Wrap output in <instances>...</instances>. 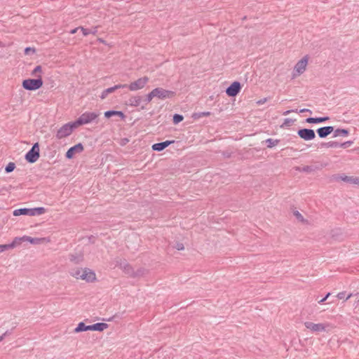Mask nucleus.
I'll return each instance as SVG.
<instances>
[{
    "instance_id": "obj_1",
    "label": "nucleus",
    "mask_w": 359,
    "mask_h": 359,
    "mask_svg": "<svg viewBox=\"0 0 359 359\" xmlns=\"http://www.w3.org/2000/svg\"><path fill=\"white\" fill-rule=\"evenodd\" d=\"M46 212V209L43 207H38L34 208H19L16 209L13 211V214L14 216H20V215H29V216H35V215H41Z\"/></svg>"
},
{
    "instance_id": "obj_2",
    "label": "nucleus",
    "mask_w": 359,
    "mask_h": 359,
    "mask_svg": "<svg viewBox=\"0 0 359 359\" xmlns=\"http://www.w3.org/2000/svg\"><path fill=\"white\" fill-rule=\"evenodd\" d=\"M99 116L97 112L86 111L82 114L75 121L74 124L79 126L85 124L90 123L94 121Z\"/></svg>"
},
{
    "instance_id": "obj_3",
    "label": "nucleus",
    "mask_w": 359,
    "mask_h": 359,
    "mask_svg": "<svg viewBox=\"0 0 359 359\" xmlns=\"http://www.w3.org/2000/svg\"><path fill=\"white\" fill-rule=\"evenodd\" d=\"M43 80L41 76L37 79H28L22 81V87L27 90H36L43 86Z\"/></svg>"
},
{
    "instance_id": "obj_4",
    "label": "nucleus",
    "mask_w": 359,
    "mask_h": 359,
    "mask_svg": "<svg viewBox=\"0 0 359 359\" xmlns=\"http://www.w3.org/2000/svg\"><path fill=\"white\" fill-rule=\"evenodd\" d=\"M39 151V144L38 142H36L33 144L32 147L25 154V160L30 163H35L40 156Z\"/></svg>"
},
{
    "instance_id": "obj_5",
    "label": "nucleus",
    "mask_w": 359,
    "mask_h": 359,
    "mask_svg": "<svg viewBox=\"0 0 359 359\" xmlns=\"http://www.w3.org/2000/svg\"><path fill=\"white\" fill-rule=\"evenodd\" d=\"M77 128V126L74 124V121L69 123H66L62 126L57 132L56 137L57 139H62L71 135L73 130Z\"/></svg>"
},
{
    "instance_id": "obj_6",
    "label": "nucleus",
    "mask_w": 359,
    "mask_h": 359,
    "mask_svg": "<svg viewBox=\"0 0 359 359\" xmlns=\"http://www.w3.org/2000/svg\"><path fill=\"white\" fill-rule=\"evenodd\" d=\"M154 97L160 100H165L168 98H172L175 95V92L172 90H165L163 88H156L152 90Z\"/></svg>"
},
{
    "instance_id": "obj_7",
    "label": "nucleus",
    "mask_w": 359,
    "mask_h": 359,
    "mask_svg": "<svg viewBox=\"0 0 359 359\" xmlns=\"http://www.w3.org/2000/svg\"><path fill=\"white\" fill-rule=\"evenodd\" d=\"M308 64V56L306 55L303 58H302L295 65L294 68V74L293 77H295L297 75H300L303 74Z\"/></svg>"
},
{
    "instance_id": "obj_8",
    "label": "nucleus",
    "mask_w": 359,
    "mask_h": 359,
    "mask_svg": "<svg viewBox=\"0 0 359 359\" xmlns=\"http://www.w3.org/2000/svg\"><path fill=\"white\" fill-rule=\"evenodd\" d=\"M148 81L149 78L147 76H143L135 81L134 82L130 83V85H128L127 88H128L131 91L140 90L145 86Z\"/></svg>"
},
{
    "instance_id": "obj_9",
    "label": "nucleus",
    "mask_w": 359,
    "mask_h": 359,
    "mask_svg": "<svg viewBox=\"0 0 359 359\" xmlns=\"http://www.w3.org/2000/svg\"><path fill=\"white\" fill-rule=\"evenodd\" d=\"M305 327L310 330L311 332L315 333H319L322 332L326 331V327L329 326L328 324H323V323H313L311 322H305L304 323Z\"/></svg>"
},
{
    "instance_id": "obj_10",
    "label": "nucleus",
    "mask_w": 359,
    "mask_h": 359,
    "mask_svg": "<svg viewBox=\"0 0 359 359\" xmlns=\"http://www.w3.org/2000/svg\"><path fill=\"white\" fill-rule=\"evenodd\" d=\"M297 135L299 137L306 141L315 139L316 133L313 130L309 128H302L297 130Z\"/></svg>"
},
{
    "instance_id": "obj_11",
    "label": "nucleus",
    "mask_w": 359,
    "mask_h": 359,
    "mask_svg": "<svg viewBox=\"0 0 359 359\" xmlns=\"http://www.w3.org/2000/svg\"><path fill=\"white\" fill-rule=\"evenodd\" d=\"M241 90V84L238 81H233L226 89V93L229 97L236 96Z\"/></svg>"
},
{
    "instance_id": "obj_12",
    "label": "nucleus",
    "mask_w": 359,
    "mask_h": 359,
    "mask_svg": "<svg viewBox=\"0 0 359 359\" xmlns=\"http://www.w3.org/2000/svg\"><path fill=\"white\" fill-rule=\"evenodd\" d=\"M83 151V146L81 143H78L76 145L70 147L66 152L65 157L71 159L74 157L75 154L81 153Z\"/></svg>"
},
{
    "instance_id": "obj_13",
    "label": "nucleus",
    "mask_w": 359,
    "mask_h": 359,
    "mask_svg": "<svg viewBox=\"0 0 359 359\" xmlns=\"http://www.w3.org/2000/svg\"><path fill=\"white\" fill-rule=\"evenodd\" d=\"M117 265L120 266L126 274L128 275L130 277H133L134 269L126 260H120V262Z\"/></svg>"
},
{
    "instance_id": "obj_14",
    "label": "nucleus",
    "mask_w": 359,
    "mask_h": 359,
    "mask_svg": "<svg viewBox=\"0 0 359 359\" xmlns=\"http://www.w3.org/2000/svg\"><path fill=\"white\" fill-rule=\"evenodd\" d=\"M334 131L333 126H324L316 130L318 135L320 138H325Z\"/></svg>"
},
{
    "instance_id": "obj_15",
    "label": "nucleus",
    "mask_w": 359,
    "mask_h": 359,
    "mask_svg": "<svg viewBox=\"0 0 359 359\" xmlns=\"http://www.w3.org/2000/svg\"><path fill=\"white\" fill-rule=\"evenodd\" d=\"M174 140H166L164 142L155 143L151 146L152 150L156 151H161L165 149L167 147L174 143Z\"/></svg>"
},
{
    "instance_id": "obj_16",
    "label": "nucleus",
    "mask_w": 359,
    "mask_h": 359,
    "mask_svg": "<svg viewBox=\"0 0 359 359\" xmlns=\"http://www.w3.org/2000/svg\"><path fill=\"white\" fill-rule=\"evenodd\" d=\"M95 279V273L89 269H84L82 273V280L87 282H93Z\"/></svg>"
},
{
    "instance_id": "obj_17",
    "label": "nucleus",
    "mask_w": 359,
    "mask_h": 359,
    "mask_svg": "<svg viewBox=\"0 0 359 359\" xmlns=\"http://www.w3.org/2000/svg\"><path fill=\"white\" fill-rule=\"evenodd\" d=\"M337 179H340L341 180L359 186V177H353V176H346V175H340L337 177Z\"/></svg>"
},
{
    "instance_id": "obj_18",
    "label": "nucleus",
    "mask_w": 359,
    "mask_h": 359,
    "mask_svg": "<svg viewBox=\"0 0 359 359\" xmlns=\"http://www.w3.org/2000/svg\"><path fill=\"white\" fill-rule=\"evenodd\" d=\"M330 118L328 116L324 117H309L306 119V122L308 123H320L328 121Z\"/></svg>"
},
{
    "instance_id": "obj_19",
    "label": "nucleus",
    "mask_w": 359,
    "mask_h": 359,
    "mask_svg": "<svg viewBox=\"0 0 359 359\" xmlns=\"http://www.w3.org/2000/svg\"><path fill=\"white\" fill-rule=\"evenodd\" d=\"M108 324L104 323H97L90 325V330L102 332L108 327Z\"/></svg>"
},
{
    "instance_id": "obj_20",
    "label": "nucleus",
    "mask_w": 359,
    "mask_h": 359,
    "mask_svg": "<svg viewBox=\"0 0 359 359\" xmlns=\"http://www.w3.org/2000/svg\"><path fill=\"white\" fill-rule=\"evenodd\" d=\"M113 116H118L122 119L126 117L125 114L121 111L109 110L104 112V116L107 118H111Z\"/></svg>"
},
{
    "instance_id": "obj_21",
    "label": "nucleus",
    "mask_w": 359,
    "mask_h": 359,
    "mask_svg": "<svg viewBox=\"0 0 359 359\" xmlns=\"http://www.w3.org/2000/svg\"><path fill=\"white\" fill-rule=\"evenodd\" d=\"M142 102V97L138 95L131 97L128 100L129 105L132 107H139L140 106Z\"/></svg>"
},
{
    "instance_id": "obj_22",
    "label": "nucleus",
    "mask_w": 359,
    "mask_h": 359,
    "mask_svg": "<svg viewBox=\"0 0 359 359\" xmlns=\"http://www.w3.org/2000/svg\"><path fill=\"white\" fill-rule=\"evenodd\" d=\"M348 135H349V130L348 129L337 128L335 130H334L333 137H338V136L346 137Z\"/></svg>"
},
{
    "instance_id": "obj_23",
    "label": "nucleus",
    "mask_w": 359,
    "mask_h": 359,
    "mask_svg": "<svg viewBox=\"0 0 359 359\" xmlns=\"http://www.w3.org/2000/svg\"><path fill=\"white\" fill-rule=\"evenodd\" d=\"M320 147L327 148H338L340 147V143L335 141H330L328 142H322L320 144Z\"/></svg>"
},
{
    "instance_id": "obj_24",
    "label": "nucleus",
    "mask_w": 359,
    "mask_h": 359,
    "mask_svg": "<svg viewBox=\"0 0 359 359\" xmlns=\"http://www.w3.org/2000/svg\"><path fill=\"white\" fill-rule=\"evenodd\" d=\"M90 330V325H86L83 322L78 324L77 327L74 329V332L78 333L81 332Z\"/></svg>"
},
{
    "instance_id": "obj_25",
    "label": "nucleus",
    "mask_w": 359,
    "mask_h": 359,
    "mask_svg": "<svg viewBox=\"0 0 359 359\" xmlns=\"http://www.w3.org/2000/svg\"><path fill=\"white\" fill-rule=\"evenodd\" d=\"M22 241H24V236L22 237H15L14 240L12 241V243H9V248L10 249L15 248L18 245H20Z\"/></svg>"
},
{
    "instance_id": "obj_26",
    "label": "nucleus",
    "mask_w": 359,
    "mask_h": 359,
    "mask_svg": "<svg viewBox=\"0 0 359 359\" xmlns=\"http://www.w3.org/2000/svg\"><path fill=\"white\" fill-rule=\"evenodd\" d=\"M127 86H128L127 84H118L113 87H110V88L105 89V93H107L109 95V93H112L118 89L125 88H127Z\"/></svg>"
},
{
    "instance_id": "obj_27",
    "label": "nucleus",
    "mask_w": 359,
    "mask_h": 359,
    "mask_svg": "<svg viewBox=\"0 0 359 359\" xmlns=\"http://www.w3.org/2000/svg\"><path fill=\"white\" fill-rule=\"evenodd\" d=\"M147 273V270L144 268H139L137 270L134 269V273L132 278H140L144 276Z\"/></svg>"
},
{
    "instance_id": "obj_28",
    "label": "nucleus",
    "mask_w": 359,
    "mask_h": 359,
    "mask_svg": "<svg viewBox=\"0 0 359 359\" xmlns=\"http://www.w3.org/2000/svg\"><path fill=\"white\" fill-rule=\"evenodd\" d=\"M280 140L276 139L273 140L272 138H268L265 140V142L267 144L268 148H273V147L276 146L279 142Z\"/></svg>"
},
{
    "instance_id": "obj_29",
    "label": "nucleus",
    "mask_w": 359,
    "mask_h": 359,
    "mask_svg": "<svg viewBox=\"0 0 359 359\" xmlns=\"http://www.w3.org/2000/svg\"><path fill=\"white\" fill-rule=\"evenodd\" d=\"M41 240H42V238H32L30 236H24V241H28L30 243L34 244V245L39 244L41 243Z\"/></svg>"
},
{
    "instance_id": "obj_30",
    "label": "nucleus",
    "mask_w": 359,
    "mask_h": 359,
    "mask_svg": "<svg viewBox=\"0 0 359 359\" xmlns=\"http://www.w3.org/2000/svg\"><path fill=\"white\" fill-rule=\"evenodd\" d=\"M83 269H74V270L72 271L71 275L73 277H75L77 279L80 278V279L82 280V273H83Z\"/></svg>"
},
{
    "instance_id": "obj_31",
    "label": "nucleus",
    "mask_w": 359,
    "mask_h": 359,
    "mask_svg": "<svg viewBox=\"0 0 359 359\" xmlns=\"http://www.w3.org/2000/svg\"><path fill=\"white\" fill-rule=\"evenodd\" d=\"M184 119V116L179 114H175L173 116L172 121L174 124H178L181 121H182Z\"/></svg>"
},
{
    "instance_id": "obj_32",
    "label": "nucleus",
    "mask_w": 359,
    "mask_h": 359,
    "mask_svg": "<svg viewBox=\"0 0 359 359\" xmlns=\"http://www.w3.org/2000/svg\"><path fill=\"white\" fill-rule=\"evenodd\" d=\"M154 97V93L152 92V90L148 93L147 95H146V97L142 100V102L144 103V104H147L148 103H149L152 99Z\"/></svg>"
},
{
    "instance_id": "obj_33",
    "label": "nucleus",
    "mask_w": 359,
    "mask_h": 359,
    "mask_svg": "<svg viewBox=\"0 0 359 359\" xmlns=\"http://www.w3.org/2000/svg\"><path fill=\"white\" fill-rule=\"evenodd\" d=\"M210 115V111H203V112H198V113L194 114L193 117L194 118H201L203 116H209Z\"/></svg>"
},
{
    "instance_id": "obj_34",
    "label": "nucleus",
    "mask_w": 359,
    "mask_h": 359,
    "mask_svg": "<svg viewBox=\"0 0 359 359\" xmlns=\"http://www.w3.org/2000/svg\"><path fill=\"white\" fill-rule=\"evenodd\" d=\"M15 168V164L13 162H10L5 168V172L6 173L11 172Z\"/></svg>"
},
{
    "instance_id": "obj_35",
    "label": "nucleus",
    "mask_w": 359,
    "mask_h": 359,
    "mask_svg": "<svg viewBox=\"0 0 359 359\" xmlns=\"http://www.w3.org/2000/svg\"><path fill=\"white\" fill-rule=\"evenodd\" d=\"M294 120H292L291 118H285L284 120L283 123L280 126L281 128L288 127L291 126L294 123Z\"/></svg>"
},
{
    "instance_id": "obj_36",
    "label": "nucleus",
    "mask_w": 359,
    "mask_h": 359,
    "mask_svg": "<svg viewBox=\"0 0 359 359\" xmlns=\"http://www.w3.org/2000/svg\"><path fill=\"white\" fill-rule=\"evenodd\" d=\"M42 68L40 65L36 66L32 72V76H37V73L41 72Z\"/></svg>"
},
{
    "instance_id": "obj_37",
    "label": "nucleus",
    "mask_w": 359,
    "mask_h": 359,
    "mask_svg": "<svg viewBox=\"0 0 359 359\" xmlns=\"http://www.w3.org/2000/svg\"><path fill=\"white\" fill-rule=\"evenodd\" d=\"M293 214L298 220H299L301 222H304V217L299 211L295 210V211H294Z\"/></svg>"
},
{
    "instance_id": "obj_38",
    "label": "nucleus",
    "mask_w": 359,
    "mask_h": 359,
    "mask_svg": "<svg viewBox=\"0 0 359 359\" xmlns=\"http://www.w3.org/2000/svg\"><path fill=\"white\" fill-rule=\"evenodd\" d=\"M353 143V141H347L343 143H340V147L345 149L350 147Z\"/></svg>"
},
{
    "instance_id": "obj_39",
    "label": "nucleus",
    "mask_w": 359,
    "mask_h": 359,
    "mask_svg": "<svg viewBox=\"0 0 359 359\" xmlns=\"http://www.w3.org/2000/svg\"><path fill=\"white\" fill-rule=\"evenodd\" d=\"M301 170L302 172H310L313 170V168L311 166H309V165H306V166H304Z\"/></svg>"
},
{
    "instance_id": "obj_40",
    "label": "nucleus",
    "mask_w": 359,
    "mask_h": 359,
    "mask_svg": "<svg viewBox=\"0 0 359 359\" xmlns=\"http://www.w3.org/2000/svg\"><path fill=\"white\" fill-rule=\"evenodd\" d=\"M9 249H10V248H9L8 244L0 245V252H3Z\"/></svg>"
},
{
    "instance_id": "obj_41",
    "label": "nucleus",
    "mask_w": 359,
    "mask_h": 359,
    "mask_svg": "<svg viewBox=\"0 0 359 359\" xmlns=\"http://www.w3.org/2000/svg\"><path fill=\"white\" fill-rule=\"evenodd\" d=\"M30 52H32V53H35V49L33 48H31V47H27L25 48V53L26 55H29L30 53Z\"/></svg>"
},
{
    "instance_id": "obj_42",
    "label": "nucleus",
    "mask_w": 359,
    "mask_h": 359,
    "mask_svg": "<svg viewBox=\"0 0 359 359\" xmlns=\"http://www.w3.org/2000/svg\"><path fill=\"white\" fill-rule=\"evenodd\" d=\"M80 29L82 31L83 36H87L90 34V29L84 28L83 27H80Z\"/></svg>"
},
{
    "instance_id": "obj_43",
    "label": "nucleus",
    "mask_w": 359,
    "mask_h": 359,
    "mask_svg": "<svg viewBox=\"0 0 359 359\" xmlns=\"http://www.w3.org/2000/svg\"><path fill=\"white\" fill-rule=\"evenodd\" d=\"M175 248L178 250H182L184 249V244L182 243H177L175 245Z\"/></svg>"
},
{
    "instance_id": "obj_44",
    "label": "nucleus",
    "mask_w": 359,
    "mask_h": 359,
    "mask_svg": "<svg viewBox=\"0 0 359 359\" xmlns=\"http://www.w3.org/2000/svg\"><path fill=\"white\" fill-rule=\"evenodd\" d=\"M69 259H70V261L74 262L75 263H79V259L76 257V256H75L74 255H71Z\"/></svg>"
},
{
    "instance_id": "obj_45",
    "label": "nucleus",
    "mask_w": 359,
    "mask_h": 359,
    "mask_svg": "<svg viewBox=\"0 0 359 359\" xmlns=\"http://www.w3.org/2000/svg\"><path fill=\"white\" fill-rule=\"evenodd\" d=\"M292 112L298 113V109H296L287 110V111H284L283 114L285 116V115H287V114H290Z\"/></svg>"
},
{
    "instance_id": "obj_46",
    "label": "nucleus",
    "mask_w": 359,
    "mask_h": 359,
    "mask_svg": "<svg viewBox=\"0 0 359 359\" xmlns=\"http://www.w3.org/2000/svg\"><path fill=\"white\" fill-rule=\"evenodd\" d=\"M346 295V292H341L337 294V297L339 299H344Z\"/></svg>"
},
{
    "instance_id": "obj_47",
    "label": "nucleus",
    "mask_w": 359,
    "mask_h": 359,
    "mask_svg": "<svg viewBox=\"0 0 359 359\" xmlns=\"http://www.w3.org/2000/svg\"><path fill=\"white\" fill-rule=\"evenodd\" d=\"M330 295V293L328 292L323 299H321L320 300L318 301V303L321 304L323 302H325L326 301V299L329 297Z\"/></svg>"
},
{
    "instance_id": "obj_48",
    "label": "nucleus",
    "mask_w": 359,
    "mask_h": 359,
    "mask_svg": "<svg viewBox=\"0 0 359 359\" xmlns=\"http://www.w3.org/2000/svg\"><path fill=\"white\" fill-rule=\"evenodd\" d=\"M309 113L310 114H312V111L309 109H302L299 111H298V113Z\"/></svg>"
},
{
    "instance_id": "obj_49",
    "label": "nucleus",
    "mask_w": 359,
    "mask_h": 359,
    "mask_svg": "<svg viewBox=\"0 0 359 359\" xmlns=\"http://www.w3.org/2000/svg\"><path fill=\"white\" fill-rule=\"evenodd\" d=\"M108 95V93H105V90H104L100 95V98L102 100H104L105 99Z\"/></svg>"
},
{
    "instance_id": "obj_50",
    "label": "nucleus",
    "mask_w": 359,
    "mask_h": 359,
    "mask_svg": "<svg viewBox=\"0 0 359 359\" xmlns=\"http://www.w3.org/2000/svg\"><path fill=\"white\" fill-rule=\"evenodd\" d=\"M97 32V29L96 27H93L92 29H90V34L95 35Z\"/></svg>"
},
{
    "instance_id": "obj_51",
    "label": "nucleus",
    "mask_w": 359,
    "mask_h": 359,
    "mask_svg": "<svg viewBox=\"0 0 359 359\" xmlns=\"http://www.w3.org/2000/svg\"><path fill=\"white\" fill-rule=\"evenodd\" d=\"M266 100H267V98L261 99V100H258L257 103L259 105H260V104L265 103L266 102Z\"/></svg>"
},
{
    "instance_id": "obj_52",
    "label": "nucleus",
    "mask_w": 359,
    "mask_h": 359,
    "mask_svg": "<svg viewBox=\"0 0 359 359\" xmlns=\"http://www.w3.org/2000/svg\"><path fill=\"white\" fill-rule=\"evenodd\" d=\"M8 334H10V332L8 331H6L5 333H4L2 335H1L0 336V342L4 339L5 336L8 335Z\"/></svg>"
},
{
    "instance_id": "obj_53",
    "label": "nucleus",
    "mask_w": 359,
    "mask_h": 359,
    "mask_svg": "<svg viewBox=\"0 0 359 359\" xmlns=\"http://www.w3.org/2000/svg\"><path fill=\"white\" fill-rule=\"evenodd\" d=\"M79 29H80V27H76V28H74V29H72L69 32H70V34H74L76 33V32H77Z\"/></svg>"
},
{
    "instance_id": "obj_54",
    "label": "nucleus",
    "mask_w": 359,
    "mask_h": 359,
    "mask_svg": "<svg viewBox=\"0 0 359 359\" xmlns=\"http://www.w3.org/2000/svg\"><path fill=\"white\" fill-rule=\"evenodd\" d=\"M352 295H353V294H352V293L349 294L346 297V299H345V300L346 301V300H348V299H350V298L352 297Z\"/></svg>"
},
{
    "instance_id": "obj_55",
    "label": "nucleus",
    "mask_w": 359,
    "mask_h": 359,
    "mask_svg": "<svg viewBox=\"0 0 359 359\" xmlns=\"http://www.w3.org/2000/svg\"><path fill=\"white\" fill-rule=\"evenodd\" d=\"M141 109H145V106H144V105H143V106H142V107H141Z\"/></svg>"
},
{
    "instance_id": "obj_56",
    "label": "nucleus",
    "mask_w": 359,
    "mask_h": 359,
    "mask_svg": "<svg viewBox=\"0 0 359 359\" xmlns=\"http://www.w3.org/2000/svg\"><path fill=\"white\" fill-rule=\"evenodd\" d=\"M128 142V139H126V140H124V142Z\"/></svg>"
},
{
    "instance_id": "obj_57",
    "label": "nucleus",
    "mask_w": 359,
    "mask_h": 359,
    "mask_svg": "<svg viewBox=\"0 0 359 359\" xmlns=\"http://www.w3.org/2000/svg\"><path fill=\"white\" fill-rule=\"evenodd\" d=\"M128 142V139H126V140H124V142Z\"/></svg>"
}]
</instances>
